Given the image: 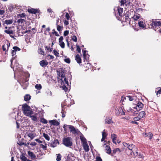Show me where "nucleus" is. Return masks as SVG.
Returning <instances> with one entry per match:
<instances>
[{
  "mask_svg": "<svg viewBox=\"0 0 161 161\" xmlns=\"http://www.w3.org/2000/svg\"><path fill=\"white\" fill-rule=\"evenodd\" d=\"M149 28L154 29L155 31L161 27V21H151L148 24Z\"/></svg>",
  "mask_w": 161,
  "mask_h": 161,
  "instance_id": "obj_3",
  "label": "nucleus"
},
{
  "mask_svg": "<svg viewBox=\"0 0 161 161\" xmlns=\"http://www.w3.org/2000/svg\"><path fill=\"white\" fill-rule=\"evenodd\" d=\"M59 45L62 48H64L65 47V43L63 42H59Z\"/></svg>",
  "mask_w": 161,
  "mask_h": 161,
  "instance_id": "obj_50",
  "label": "nucleus"
},
{
  "mask_svg": "<svg viewBox=\"0 0 161 161\" xmlns=\"http://www.w3.org/2000/svg\"><path fill=\"white\" fill-rule=\"evenodd\" d=\"M68 125H64L63 126V128H64V131L65 132H66L67 131V128H66V127H67V126H68Z\"/></svg>",
  "mask_w": 161,
  "mask_h": 161,
  "instance_id": "obj_61",
  "label": "nucleus"
},
{
  "mask_svg": "<svg viewBox=\"0 0 161 161\" xmlns=\"http://www.w3.org/2000/svg\"><path fill=\"white\" fill-rule=\"evenodd\" d=\"M117 9L119 15L120 16V17H122L123 15L122 13L123 12V8H118Z\"/></svg>",
  "mask_w": 161,
  "mask_h": 161,
  "instance_id": "obj_25",
  "label": "nucleus"
},
{
  "mask_svg": "<svg viewBox=\"0 0 161 161\" xmlns=\"http://www.w3.org/2000/svg\"><path fill=\"white\" fill-rule=\"evenodd\" d=\"M69 129H70V132H71L73 134H78L79 131L77 129H75L74 127L72 125H68Z\"/></svg>",
  "mask_w": 161,
  "mask_h": 161,
  "instance_id": "obj_8",
  "label": "nucleus"
},
{
  "mask_svg": "<svg viewBox=\"0 0 161 161\" xmlns=\"http://www.w3.org/2000/svg\"><path fill=\"white\" fill-rule=\"evenodd\" d=\"M146 113L144 111H142L139 113L138 115V116L140 117V118L142 119L145 116Z\"/></svg>",
  "mask_w": 161,
  "mask_h": 161,
  "instance_id": "obj_26",
  "label": "nucleus"
},
{
  "mask_svg": "<svg viewBox=\"0 0 161 161\" xmlns=\"http://www.w3.org/2000/svg\"><path fill=\"white\" fill-rule=\"evenodd\" d=\"M43 136L45 138V139L47 141H48L50 140V137L47 134L44 133H43Z\"/></svg>",
  "mask_w": 161,
  "mask_h": 161,
  "instance_id": "obj_41",
  "label": "nucleus"
},
{
  "mask_svg": "<svg viewBox=\"0 0 161 161\" xmlns=\"http://www.w3.org/2000/svg\"><path fill=\"white\" fill-rule=\"evenodd\" d=\"M136 97L134 96H131V95H128L126 96L125 97H124L123 96H122L121 97V100L120 101L123 100L124 101V99H126V98L128 99L129 101H132L136 99Z\"/></svg>",
  "mask_w": 161,
  "mask_h": 161,
  "instance_id": "obj_12",
  "label": "nucleus"
},
{
  "mask_svg": "<svg viewBox=\"0 0 161 161\" xmlns=\"http://www.w3.org/2000/svg\"><path fill=\"white\" fill-rule=\"evenodd\" d=\"M38 51L39 53L42 55H44L45 54L44 52L41 48L39 49Z\"/></svg>",
  "mask_w": 161,
  "mask_h": 161,
  "instance_id": "obj_43",
  "label": "nucleus"
},
{
  "mask_svg": "<svg viewBox=\"0 0 161 161\" xmlns=\"http://www.w3.org/2000/svg\"><path fill=\"white\" fill-rule=\"evenodd\" d=\"M28 12L30 13L33 14H36V13H39L40 12V10L38 9H34L31 8V9H28Z\"/></svg>",
  "mask_w": 161,
  "mask_h": 161,
  "instance_id": "obj_14",
  "label": "nucleus"
},
{
  "mask_svg": "<svg viewBox=\"0 0 161 161\" xmlns=\"http://www.w3.org/2000/svg\"><path fill=\"white\" fill-rule=\"evenodd\" d=\"M31 32V31L30 30H25L24 29H19L17 31V33L18 34V36H23L25 33Z\"/></svg>",
  "mask_w": 161,
  "mask_h": 161,
  "instance_id": "obj_9",
  "label": "nucleus"
},
{
  "mask_svg": "<svg viewBox=\"0 0 161 161\" xmlns=\"http://www.w3.org/2000/svg\"><path fill=\"white\" fill-rule=\"evenodd\" d=\"M121 152V151L119 148H116L114 149L113 150V153L114 154H115V153H116V152Z\"/></svg>",
  "mask_w": 161,
  "mask_h": 161,
  "instance_id": "obj_46",
  "label": "nucleus"
},
{
  "mask_svg": "<svg viewBox=\"0 0 161 161\" xmlns=\"http://www.w3.org/2000/svg\"><path fill=\"white\" fill-rule=\"evenodd\" d=\"M106 150V153L108 154H110L111 152V149L110 147L108 145L106 146L105 148Z\"/></svg>",
  "mask_w": 161,
  "mask_h": 161,
  "instance_id": "obj_33",
  "label": "nucleus"
},
{
  "mask_svg": "<svg viewBox=\"0 0 161 161\" xmlns=\"http://www.w3.org/2000/svg\"><path fill=\"white\" fill-rule=\"evenodd\" d=\"M13 19H9L8 20L6 19L4 21V23L3 24V25L4 26V24H5L7 25L11 24L13 23Z\"/></svg>",
  "mask_w": 161,
  "mask_h": 161,
  "instance_id": "obj_28",
  "label": "nucleus"
},
{
  "mask_svg": "<svg viewBox=\"0 0 161 161\" xmlns=\"http://www.w3.org/2000/svg\"><path fill=\"white\" fill-rule=\"evenodd\" d=\"M75 60L78 64H80L81 63V59L80 55L78 54H77L75 57Z\"/></svg>",
  "mask_w": 161,
  "mask_h": 161,
  "instance_id": "obj_22",
  "label": "nucleus"
},
{
  "mask_svg": "<svg viewBox=\"0 0 161 161\" xmlns=\"http://www.w3.org/2000/svg\"><path fill=\"white\" fill-rule=\"evenodd\" d=\"M72 40L74 42H76L77 41V38L75 36H71Z\"/></svg>",
  "mask_w": 161,
  "mask_h": 161,
  "instance_id": "obj_48",
  "label": "nucleus"
},
{
  "mask_svg": "<svg viewBox=\"0 0 161 161\" xmlns=\"http://www.w3.org/2000/svg\"><path fill=\"white\" fill-rule=\"evenodd\" d=\"M77 49V51L79 53H80L81 49L79 45L78 44H76V45Z\"/></svg>",
  "mask_w": 161,
  "mask_h": 161,
  "instance_id": "obj_53",
  "label": "nucleus"
},
{
  "mask_svg": "<svg viewBox=\"0 0 161 161\" xmlns=\"http://www.w3.org/2000/svg\"><path fill=\"white\" fill-rule=\"evenodd\" d=\"M64 61L68 64H69L70 62V60L69 58H65L64 59Z\"/></svg>",
  "mask_w": 161,
  "mask_h": 161,
  "instance_id": "obj_59",
  "label": "nucleus"
},
{
  "mask_svg": "<svg viewBox=\"0 0 161 161\" xmlns=\"http://www.w3.org/2000/svg\"><path fill=\"white\" fill-rule=\"evenodd\" d=\"M111 138L112 139L113 142L115 144H116V141L117 138V136L114 134H112Z\"/></svg>",
  "mask_w": 161,
  "mask_h": 161,
  "instance_id": "obj_23",
  "label": "nucleus"
},
{
  "mask_svg": "<svg viewBox=\"0 0 161 161\" xmlns=\"http://www.w3.org/2000/svg\"><path fill=\"white\" fill-rule=\"evenodd\" d=\"M61 85L65 84V85H66L67 86H69L68 81V80L66 79V78H64V79H63L62 78H61Z\"/></svg>",
  "mask_w": 161,
  "mask_h": 161,
  "instance_id": "obj_16",
  "label": "nucleus"
},
{
  "mask_svg": "<svg viewBox=\"0 0 161 161\" xmlns=\"http://www.w3.org/2000/svg\"><path fill=\"white\" fill-rule=\"evenodd\" d=\"M24 140L23 139H22L21 141L19 140L18 142H17V143L19 146H22L23 145H24L25 146H27V145L25 143H24V142L22 141Z\"/></svg>",
  "mask_w": 161,
  "mask_h": 161,
  "instance_id": "obj_36",
  "label": "nucleus"
},
{
  "mask_svg": "<svg viewBox=\"0 0 161 161\" xmlns=\"http://www.w3.org/2000/svg\"><path fill=\"white\" fill-rule=\"evenodd\" d=\"M141 119L140 118V117L139 116H138L134 117L133 118V120L135 121H138L139 120Z\"/></svg>",
  "mask_w": 161,
  "mask_h": 161,
  "instance_id": "obj_60",
  "label": "nucleus"
},
{
  "mask_svg": "<svg viewBox=\"0 0 161 161\" xmlns=\"http://www.w3.org/2000/svg\"><path fill=\"white\" fill-rule=\"evenodd\" d=\"M49 122L51 125L54 126H58L60 124V123L56 119L50 120Z\"/></svg>",
  "mask_w": 161,
  "mask_h": 161,
  "instance_id": "obj_15",
  "label": "nucleus"
},
{
  "mask_svg": "<svg viewBox=\"0 0 161 161\" xmlns=\"http://www.w3.org/2000/svg\"><path fill=\"white\" fill-rule=\"evenodd\" d=\"M28 154L31 159H34L36 158V155L32 152L29 151L28 152Z\"/></svg>",
  "mask_w": 161,
  "mask_h": 161,
  "instance_id": "obj_20",
  "label": "nucleus"
},
{
  "mask_svg": "<svg viewBox=\"0 0 161 161\" xmlns=\"http://www.w3.org/2000/svg\"><path fill=\"white\" fill-rule=\"evenodd\" d=\"M35 88L38 90H40L42 88V86L41 84H38L35 86Z\"/></svg>",
  "mask_w": 161,
  "mask_h": 161,
  "instance_id": "obj_38",
  "label": "nucleus"
},
{
  "mask_svg": "<svg viewBox=\"0 0 161 161\" xmlns=\"http://www.w3.org/2000/svg\"><path fill=\"white\" fill-rule=\"evenodd\" d=\"M37 115V113H35L34 115H30V117L31 118V119L34 121H36L37 118L36 116Z\"/></svg>",
  "mask_w": 161,
  "mask_h": 161,
  "instance_id": "obj_27",
  "label": "nucleus"
},
{
  "mask_svg": "<svg viewBox=\"0 0 161 161\" xmlns=\"http://www.w3.org/2000/svg\"><path fill=\"white\" fill-rule=\"evenodd\" d=\"M53 53L57 57H59V53L56 50H53Z\"/></svg>",
  "mask_w": 161,
  "mask_h": 161,
  "instance_id": "obj_57",
  "label": "nucleus"
},
{
  "mask_svg": "<svg viewBox=\"0 0 161 161\" xmlns=\"http://www.w3.org/2000/svg\"><path fill=\"white\" fill-rule=\"evenodd\" d=\"M136 106L134 108L136 109L137 111H138L142 110L144 107V104L141 102L139 101L137 104Z\"/></svg>",
  "mask_w": 161,
  "mask_h": 161,
  "instance_id": "obj_11",
  "label": "nucleus"
},
{
  "mask_svg": "<svg viewBox=\"0 0 161 161\" xmlns=\"http://www.w3.org/2000/svg\"><path fill=\"white\" fill-rule=\"evenodd\" d=\"M63 108H64V107H62V111H61L62 116V118H64L65 116V112Z\"/></svg>",
  "mask_w": 161,
  "mask_h": 161,
  "instance_id": "obj_54",
  "label": "nucleus"
},
{
  "mask_svg": "<svg viewBox=\"0 0 161 161\" xmlns=\"http://www.w3.org/2000/svg\"><path fill=\"white\" fill-rule=\"evenodd\" d=\"M69 31H64V36H66L68 35L69 34Z\"/></svg>",
  "mask_w": 161,
  "mask_h": 161,
  "instance_id": "obj_64",
  "label": "nucleus"
},
{
  "mask_svg": "<svg viewBox=\"0 0 161 161\" xmlns=\"http://www.w3.org/2000/svg\"><path fill=\"white\" fill-rule=\"evenodd\" d=\"M40 121L41 123L44 124H46L47 123V120L44 118H42L40 119Z\"/></svg>",
  "mask_w": 161,
  "mask_h": 161,
  "instance_id": "obj_40",
  "label": "nucleus"
},
{
  "mask_svg": "<svg viewBox=\"0 0 161 161\" xmlns=\"http://www.w3.org/2000/svg\"><path fill=\"white\" fill-rule=\"evenodd\" d=\"M27 33V34L25 36V39L26 41L29 40L30 38V37L32 35L31 31L30 32H28Z\"/></svg>",
  "mask_w": 161,
  "mask_h": 161,
  "instance_id": "obj_21",
  "label": "nucleus"
},
{
  "mask_svg": "<svg viewBox=\"0 0 161 161\" xmlns=\"http://www.w3.org/2000/svg\"><path fill=\"white\" fill-rule=\"evenodd\" d=\"M10 44L8 41L5 42V43L2 46V49L5 52V54H7L9 48L10 46Z\"/></svg>",
  "mask_w": 161,
  "mask_h": 161,
  "instance_id": "obj_5",
  "label": "nucleus"
},
{
  "mask_svg": "<svg viewBox=\"0 0 161 161\" xmlns=\"http://www.w3.org/2000/svg\"><path fill=\"white\" fill-rule=\"evenodd\" d=\"M127 1L126 0H121L120 1V5L121 6L124 5L126 3Z\"/></svg>",
  "mask_w": 161,
  "mask_h": 161,
  "instance_id": "obj_55",
  "label": "nucleus"
},
{
  "mask_svg": "<svg viewBox=\"0 0 161 161\" xmlns=\"http://www.w3.org/2000/svg\"><path fill=\"white\" fill-rule=\"evenodd\" d=\"M105 122L106 124H110L113 123L111 118L107 117L105 119Z\"/></svg>",
  "mask_w": 161,
  "mask_h": 161,
  "instance_id": "obj_32",
  "label": "nucleus"
},
{
  "mask_svg": "<svg viewBox=\"0 0 161 161\" xmlns=\"http://www.w3.org/2000/svg\"><path fill=\"white\" fill-rule=\"evenodd\" d=\"M80 139L82 142V144L87 143L86 139L84 137L80 136Z\"/></svg>",
  "mask_w": 161,
  "mask_h": 161,
  "instance_id": "obj_35",
  "label": "nucleus"
},
{
  "mask_svg": "<svg viewBox=\"0 0 161 161\" xmlns=\"http://www.w3.org/2000/svg\"><path fill=\"white\" fill-rule=\"evenodd\" d=\"M22 109L24 114L26 116H29L33 114L32 109L26 103L23 105Z\"/></svg>",
  "mask_w": 161,
  "mask_h": 161,
  "instance_id": "obj_2",
  "label": "nucleus"
},
{
  "mask_svg": "<svg viewBox=\"0 0 161 161\" xmlns=\"http://www.w3.org/2000/svg\"><path fill=\"white\" fill-rule=\"evenodd\" d=\"M125 109L128 112H130L132 110V109L129 106H126L125 107Z\"/></svg>",
  "mask_w": 161,
  "mask_h": 161,
  "instance_id": "obj_52",
  "label": "nucleus"
},
{
  "mask_svg": "<svg viewBox=\"0 0 161 161\" xmlns=\"http://www.w3.org/2000/svg\"><path fill=\"white\" fill-rule=\"evenodd\" d=\"M25 19H18L17 20V22L18 24H20L21 25H22L25 22Z\"/></svg>",
  "mask_w": 161,
  "mask_h": 161,
  "instance_id": "obj_29",
  "label": "nucleus"
},
{
  "mask_svg": "<svg viewBox=\"0 0 161 161\" xmlns=\"http://www.w3.org/2000/svg\"><path fill=\"white\" fill-rule=\"evenodd\" d=\"M13 49L15 51H19L20 50V49L17 46H14L13 47Z\"/></svg>",
  "mask_w": 161,
  "mask_h": 161,
  "instance_id": "obj_51",
  "label": "nucleus"
},
{
  "mask_svg": "<svg viewBox=\"0 0 161 161\" xmlns=\"http://www.w3.org/2000/svg\"><path fill=\"white\" fill-rule=\"evenodd\" d=\"M31 98V96L29 94H26L24 96V100L26 101L29 100Z\"/></svg>",
  "mask_w": 161,
  "mask_h": 161,
  "instance_id": "obj_34",
  "label": "nucleus"
},
{
  "mask_svg": "<svg viewBox=\"0 0 161 161\" xmlns=\"http://www.w3.org/2000/svg\"><path fill=\"white\" fill-rule=\"evenodd\" d=\"M82 146L84 150L86 152H88L89 150V147L87 143L82 144Z\"/></svg>",
  "mask_w": 161,
  "mask_h": 161,
  "instance_id": "obj_18",
  "label": "nucleus"
},
{
  "mask_svg": "<svg viewBox=\"0 0 161 161\" xmlns=\"http://www.w3.org/2000/svg\"><path fill=\"white\" fill-rule=\"evenodd\" d=\"M71 138L67 137L63 139V143L66 146L69 147L72 145V142L71 141Z\"/></svg>",
  "mask_w": 161,
  "mask_h": 161,
  "instance_id": "obj_4",
  "label": "nucleus"
},
{
  "mask_svg": "<svg viewBox=\"0 0 161 161\" xmlns=\"http://www.w3.org/2000/svg\"><path fill=\"white\" fill-rule=\"evenodd\" d=\"M105 130H104L102 132V137L106 138L107 136V133L105 132Z\"/></svg>",
  "mask_w": 161,
  "mask_h": 161,
  "instance_id": "obj_58",
  "label": "nucleus"
},
{
  "mask_svg": "<svg viewBox=\"0 0 161 161\" xmlns=\"http://www.w3.org/2000/svg\"><path fill=\"white\" fill-rule=\"evenodd\" d=\"M28 136L31 138L32 139L33 138H34V136H33V135L32 134V133H29V134H28Z\"/></svg>",
  "mask_w": 161,
  "mask_h": 161,
  "instance_id": "obj_63",
  "label": "nucleus"
},
{
  "mask_svg": "<svg viewBox=\"0 0 161 161\" xmlns=\"http://www.w3.org/2000/svg\"><path fill=\"white\" fill-rule=\"evenodd\" d=\"M130 13L129 12H127L125 14L124 16H125V21L128 23L130 25H131V20L130 18Z\"/></svg>",
  "mask_w": 161,
  "mask_h": 161,
  "instance_id": "obj_7",
  "label": "nucleus"
},
{
  "mask_svg": "<svg viewBox=\"0 0 161 161\" xmlns=\"http://www.w3.org/2000/svg\"><path fill=\"white\" fill-rule=\"evenodd\" d=\"M132 17L134 19V20H137L141 17V16L139 14H138V15H135Z\"/></svg>",
  "mask_w": 161,
  "mask_h": 161,
  "instance_id": "obj_42",
  "label": "nucleus"
},
{
  "mask_svg": "<svg viewBox=\"0 0 161 161\" xmlns=\"http://www.w3.org/2000/svg\"><path fill=\"white\" fill-rule=\"evenodd\" d=\"M39 63L40 65L43 67H46L48 64V62L44 60H42Z\"/></svg>",
  "mask_w": 161,
  "mask_h": 161,
  "instance_id": "obj_17",
  "label": "nucleus"
},
{
  "mask_svg": "<svg viewBox=\"0 0 161 161\" xmlns=\"http://www.w3.org/2000/svg\"><path fill=\"white\" fill-rule=\"evenodd\" d=\"M62 85V87L63 90H64L65 91L67 92L68 91V88H67V87L66 85H65V84H63Z\"/></svg>",
  "mask_w": 161,
  "mask_h": 161,
  "instance_id": "obj_47",
  "label": "nucleus"
},
{
  "mask_svg": "<svg viewBox=\"0 0 161 161\" xmlns=\"http://www.w3.org/2000/svg\"><path fill=\"white\" fill-rule=\"evenodd\" d=\"M65 17H66V19L67 20H69V19L70 18V16H69V13H66Z\"/></svg>",
  "mask_w": 161,
  "mask_h": 161,
  "instance_id": "obj_62",
  "label": "nucleus"
},
{
  "mask_svg": "<svg viewBox=\"0 0 161 161\" xmlns=\"http://www.w3.org/2000/svg\"><path fill=\"white\" fill-rule=\"evenodd\" d=\"M123 144L125 147H127L129 150V151H126L128 155L131 157L133 155L134 158H135L136 157V156H135L134 154V152H136V154H138L137 147L133 144H130L129 143L124 142Z\"/></svg>",
  "mask_w": 161,
  "mask_h": 161,
  "instance_id": "obj_1",
  "label": "nucleus"
},
{
  "mask_svg": "<svg viewBox=\"0 0 161 161\" xmlns=\"http://www.w3.org/2000/svg\"><path fill=\"white\" fill-rule=\"evenodd\" d=\"M26 16V14L25 13H22L21 14H19L17 15V18H20L25 17Z\"/></svg>",
  "mask_w": 161,
  "mask_h": 161,
  "instance_id": "obj_39",
  "label": "nucleus"
},
{
  "mask_svg": "<svg viewBox=\"0 0 161 161\" xmlns=\"http://www.w3.org/2000/svg\"><path fill=\"white\" fill-rule=\"evenodd\" d=\"M59 144V142L58 139H56L54 140L53 142L51 145V146L53 147H54L57 146V145Z\"/></svg>",
  "mask_w": 161,
  "mask_h": 161,
  "instance_id": "obj_19",
  "label": "nucleus"
},
{
  "mask_svg": "<svg viewBox=\"0 0 161 161\" xmlns=\"http://www.w3.org/2000/svg\"><path fill=\"white\" fill-rule=\"evenodd\" d=\"M57 156L56 158V160L57 161H60L61 160V158L62 157L60 153L57 154Z\"/></svg>",
  "mask_w": 161,
  "mask_h": 161,
  "instance_id": "obj_44",
  "label": "nucleus"
},
{
  "mask_svg": "<svg viewBox=\"0 0 161 161\" xmlns=\"http://www.w3.org/2000/svg\"><path fill=\"white\" fill-rule=\"evenodd\" d=\"M149 136V139L150 140H151L153 136V134L151 133V132H149V133H146L145 134V137H147Z\"/></svg>",
  "mask_w": 161,
  "mask_h": 161,
  "instance_id": "obj_30",
  "label": "nucleus"
},
{
  "mask_svg": "<svg viewBox=\"0 0 161 161\" xmlns=\"http://www.w3.org/2000/svg\"><path fill=\"white\" fill-rule=\"evenodd\" d=\"M30 77V74H29L27 76H26L25 78H21L20 80V84L21 85H24L25 84H27L26 82H27L29 80V77Z\"/></svg>",
  "mask_w": 161,
  "mask_h": 161,
  "instance_id": "obj_10",
  "label": "nucleus"
},
{
  "mask_svg": "<svg viewBox=\"0 0 161 161\" xmlns=\"http://www.w3.org/2000/svg\"><path fill=\"white\" fill-rule=\"evenodd\" d=\"M58 20H57V22L56 23L57 28V30L58 31H60L62 30L63 27H61L60 25H58Z\"/></svg>",
  "mask_w": 161,
  "mask_h": 161,
  "instance_id": "obj_37",
  "label": "nucleus"
},
{
  "mask_svg": "<svg viewBox=\"0 0 161 161\" xmlns=\"http://www.w3.org/2000/svg\"><path fill=\"white\" fill-rule=\"evenodd\" d=\"M20 158L22 160V161H26L27 158L25 157V154L22 153L20 156Z\"/></svg>",
  "mask_w": 161,
  "mask_h": 161,
  "instance_id": "obj_31",
  "label": "nucleus"
},
{
  "mask_svg": "<svg viewBox=\"0 0 161 161\" xmlns=\"http://www.w3.org/2000/svg\"><path fill=\"white\" fill-rule=\"evenodd\" d=\"M57 72H58V75L59 76H60L61 74H62L65 73L64 72V70H63V69H60L58 71H57Z\"/></svg>",
  "mask_w": 161,
  "mask_h": 161,
  "instance_id": "obj_45",
  "label": "nucleus"
},
{
  "mask_svg": "<svg viewBox=\"0 0 161 161\" xmlns=\"http://www.w3.org/2000/svg\"><path fill=\"white\" fill-rule=\"evenodd\" d=\"M52 31L53 32H52V33L53 34H55L56 36H59V35L58 33V32H56L55 29H53Z\"/></svg>",
  "mask_w": 161,
  "mask_h": 161,
  "instance_id": "obj_56",
  "label": "nucleus"
},
{
  "mask_svg": "<svg viewBox=\"0 0 161 161\" xmlns=\"http://www.w3.org/2000/svg\"><path fill=\"white\" fill-rule=\"evenodd\" d=\"M159 89L158 91H157L156 94L157 95L158 94H161V89L160 87H158L156 88V90Z\"/></svg>",
  "mask_w": 161,
  "mask_h": 161,
  "instance_id": "obj_49",
  "label": "nucleus"
},
{
  "mask_svg": "<svg viewBox=\"0 0 161 161\" xmlns=\"http://www.w3.org/2000/svg\"><path fill=\"white\" fill-rule=\"evenodd\" d=\"M87 51L86 50H84L83 51V58H84V62L86 61L87 62V64L88 63L89 60V55L88 54H86V52Z\"/></svg>",
  "mask_w": 161,
  "mask_h": 161,
  "instance_id": "obj_13",
  "label": "nucleus"
},
{
  "mask_svg": "<svg viewBox=\"0 0 161 161\" xmlns=\"http://www.w3.org/2000/svg\"><path fill=\"white\" fill-rule=\"evenodd\" d=\"M4 32L8 34H12L13 33V31L12 30L11 27L8 28V30H4Z\"/></svg>",
  "mask_w": 161,
  "mask_h": 161,
  "instance_id": "obj_24",
  "label": "nucleus"
},
{
  "mask_svg": "<svg viewBox=\"0 0 161 161\" xmlns=\"http://www.w3.org/2000/svg\"><path fill=\"white\" fill-rule=\"evenodd\" d=\"M138 24L139 27L142 29L145 30L147 29L146 25L145 23V20L140 19Z\"/></svg>",
  "mask_w": 161,
  "mask_h": 161,
  "instance_id": "obj_6",
  "label": "nucleus"
}]
</instances>
